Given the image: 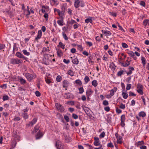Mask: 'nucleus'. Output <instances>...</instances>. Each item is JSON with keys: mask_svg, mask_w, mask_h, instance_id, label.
Here are the masks:
<instances>
[{"mask_svg": "<svg viewBox=\"0 0 149 149\" xmlns=\"http://www.w3.org/2000/svg\"><path fill=\"white\" fill-rule=\"evenodd\" d=\"M25 77L30 82L32 80L36 77V75L34 73L30 74L27 73L25 74Z\"/></svg>", "mask_w": 149, "mask_h": 149, "instance_id": "nucleus-1", "label": "nucleus"}, {"mask_svg": "<svg viewBox=\"0 0 149 149\" xmlns=\"http://www.w3.org/2000/svg\"><path fill=\"white\" fill-rule=\"evenodd\" d=\"M22 63V60L19 59L18 58H11L10 61V63L14 65Z\"/></svg>", "mask_w": 149, "mask_h": 149, "instance_id": "nucleus-2", "label": "nucleus"}, {"mask_svg": "<svg viewBox=\"0 0 149 149\" xmlns=\"http://www.w3.org/2000/svg\"><path fill=\"white\" fill-rule=\"evenodd\" d=\"M55 106L58 111L61 112L64 111L65 109L64 107L60 104L58 103H56L55 104Z\"/></svg>", "mask_w": 149, "mask_h": 149, "instance_id": "nucleus-3", "label": "nucleus"}, {"mask_svg": "<svg viewBox=\"0 0 149 149\" xmlns=\"http://www.w3.org/2000/svg\"><path fill=\"white\" fill-rule=\"evenodd\" d=\"M70 58L72 59V61L74 64H78L79 63V61L77 56H74L72 57H71Z\"/></svg>", "mask_w": 149, "mask_h": 149, "instance_id": "nucleus-4", "label": "nucleus"}, {"mask_svg": "<svg viewBox=\"0 0 149 149\" xmlns=\"http://www.w3.org/2000/svg\"><path fill=\"white\" fill-rule=\"evenodd\" d=\"M58 19H60L58 20L57 21V23L60 26H63V18L62 16H59Z\"/></svg>", "mask_w": 149, "mask_h": 149, "instance_id": "nucleus-5", "label": "nucleus"}, {"mask_svg": "<svg viewBox=\"0 0 149 149\" xmlns=\"http://www.w3.org/2000/svg\"><path fill=\"white\" fill-rule=\"evenodd\" d=\"M13 136L15 140H19V136L17 134V131L15 130H13Z\"/></svg>", "mask_w": 149, "mask_h": 149, "instance_id": "nucleus-6", "label": "nucleus"}, {"mask_svg": "<svg viewBox=\"0 0 149 149\" xmlns=\"http://www.w3.org/2000/svg\"><path fill=\"white\" fill-rule=\"evenodd\" d=\"M42 33L41 30H39L38 32V35L35 38V40H36L37 42H38V39L40 38H41Z\"/></svg>", "mask_w": 149, "mask_h": 149, "instance_id": "nucleus-7", "label": "nucleus"}, {"mask_svg": "<svg viewBox=\"0 0 149 149\" xmlns=\"http://www.w3.org/2000/svg\"><path fill=\"white\" fill-rule=\"evenodd\" d=\"M94 145L96 146H97L100 145V142L99 138L97 137H94Z\"/></svg>", "mask_w": 149, "mask_h": 149, "instance_id": "nucleus-8", "label": "nucleus"}, {"mask_svg": "<svg viewBox=\"0 0 149 149\" xmlns=\"http://www.w3.org/2000/svg\"><path fill=\"white\" fill-rule=\"evenodd\" d=\"M55 146L57 149H63V146L61 145V141L59 140L56 141Z\"/></svg>", "mask_w": 149, "mask_h": 149, "instance_id": "nucleus-9", "label": "nucleus"}, {"mask_svg": "<svg viewBox=\"0 0 149 149\" xmlns=\"http://www.w3.org/2000/svg\"><path fill=\"white\" fill-rule=\"evenodd\" d=\"M65 95L67 96L65 98L66 99H68L73 98V95L72 94L70 93H65Z\"/></svg>", "mask_w": 149, "mask_h": 149, "instance_id": "nucleus-10", "label": "nucleus"}, {"mask_svg": "<svg viewBox=\"0 0 149 149\" xmlns=\"http://www.w3.org/2000/svg\"><path fill=\"white\" fill-rule=\"evenodd\" d=\"M69 83L66 80H64L63 82V88H67L69 86Z\"/></svg>", "mask_w": 149, "mask_h": 149, "instance_id": "nucleus-11", "label": "nucleus"}, {"mask_svg": "<svg viewBox=\"0 0 149 149\" xmlns=\"http://www.w3.org/2000/svg\"><path fill=\"white\" fill-rule=\"evenodd\" d=\"M66 10L67 7L64 5H63L61 7V14H62L63 15H64V13Z\"/></svg>", "mask_w": 149, "mask_h": 149, "instance_id": "nucleus-12", "label": "nucleus"}, {"mask_svg": "<svg viewBox=\"0 0 149 149\" xmlns=\"http://www.w3.org/2000/svg\"><path fill=\"white\" fill-rule=\"evenodd\" d=\"M102 31L106 36H109L111 34V33L110 31H108L107 30H102Z\"/></svg>", "mask_w": 149, "mask_h": 149, "instance_id": "nucleus-13", "label": "nucleus"}, {"mask_svg": "<svg viewBox=\"0 0 149 149\" xmlns=\"http://www.w3.org/2000/svg\"><path fill=\"white\" fill-rule=\"evenodd\" d=\"M80 3V1L79 0H75L74 3L75 7L76 8H78L79 6Z\"/></svg>", "mask_w": 149, "mask_h": 149, "instance_id": "nucleus-14", "label": "nucleus"}, {"mask_svg": "<svg viewBox=\"0 0 149 149\" xmlns=\"http://www.w3.org/2000/svg\"><path fill=\"white\" fill-rule=\"evenodd\" d=\"M37 120V118H34L31 121L29 124H28V126L30 125H31V126H32L36 123Z\"/></svg>", "mask_w": 149, "mask_h": 149, "instance_id": "nucleus-15", "label": "nucleus"}, {"mask_svg": "<svg viewBox=\"0 0 149 149\" xmlns=\"http://www.w3.org/2000/svg\"><path fill=\"white\" fill-rule=\"evenodd\" d=\"M43 134L42 132H40V131L37 134L36 136V139H38L42 137Z\"/></svg>", "mask_w": 149, "mask_h": 149, "instance_id": "nucleus-16", "label": "nucleus"}, {"mask_svg": "<svg viewBox=\"0 0 149 149\" xmlns=\"http://www.w3.org/2000/svg\"><path fill=\"white\" fill-rule=\"evenodd\" d=\"M145 143L144 142L141 141H139L137 142L136 143H135V145H136L138 147H140V146H143V145Z\"/></svg>", "mask_w": 149, "mask_h": 149, "instance_id": "nucleus-17", "label": "nucleus"}, {"mask_svg": "<svg viewBox=\"0 0 149 149\" xmlns=\"http://www.w3.org/2000/svg\"><path fill=\"white\" fill-rule=\"evenodd\" d=\"M93 93V91L91 89H88L86 92V96L90 97Z\"/></svg>", "mask_w": 149, "mask_h": 149, "instance_id": "nucleus-18", "label": "nucleus"}, {"mask_svg": "<svg viewBox=\"0 0 149 149\" xmlns=\"http://www.w3.org/2000/svg\"><path fill=\"white\" fill-rule=\"evenodd\" d=\"M6 13H7L8 14L10 18H12L14 16V14L13 12L10 11V10L6 11Z\"/></svg>", "mask_w": 149, "mask_h": 149, "instance_id": "nucleus-19", "label": "nucleus"}, {"mask_svg": "<svg viewBox=\"0 0 149 149\" xmlns=\"http://www.w3.org/2000/svg\"><path fill=\"white\" fill-rule=\"evenodd\" d=\"M128 69L129 70V71L126 72L127 75L131 74L132 73V71H134V68L133 67H130Z\"/></svg>", "mask_w": 149, "mask_h": 149, "instance_id": "nucleus-20", "label": "nucleus"}, {"mask_svg": "<svg viewBox=\"0 0 149 149\" xmlns=\"http://www.w3.org/2000/svg\"><path fill=\"white\" fill-rule=\"evenodd\" d=\"M122 137L120 136H119L117 138V143L120 144H122Z\"/></svg>", "mask_w": 149, "mask_h": 149, "instance_id": "nucleus-21", "label": "nucleus"}, {"mask_svg": "<svg viewBox=\"0 0 149 149\" xmlns=\"http://www.w3.org/2000/svg\"><path fill=\"white\" fill-rule=\"evenodd\" d=\"M122 95L123 98L125 99H127L128 96V94L127 93L123 92V91L122 92Z\"/></svg>", "mask_w": 149, "mask_h": 149, "instance_id": "nucleus-22", "label": "nucleus"}, {"mask_svg": "<svg viewBox=\"0 0 149 149\" xmlns=\"http://www.w3.org/2000/svg\"><path fill=\"white\" fill-rule=\"evenodd\" d=\"M141 60L142 61V63L143 66H144L145 65L146 63V60L145 58L143 56L141 57Z\"/></svg>", "mask_w": 149, "mask_h": 149, "instance_id": "nucleus-23", "label": "nucleus"}, {"mask_svg": "<svg viewBox=\"0 0 149 149\" xmlns=\"http://www.w3.org/2000/svg\"><path fill=\"white\" fill-rule=\"evenodd\" d=\"M57 54L58 56L60 57L62 55V52L60 49H58L57 51Z\"/></svg>", "mask_w": 149, "mask_h": 149, "instance_id": "nucleus-24", "label": "nucleus"}, {"mask_svg": "<svg viewBox=\"0 0 149 149\" xmlns=\"http://www.w3.org/2000/svg\"><path fill=\"white\" fill-rule=\"evenodd\" d=\"M75 83L79 85L80 86H82V83L81 81L79 79H77L75 81Z\"/></svg>", "mask_w": 149, "mask_h": 149, "instance_id": "nucleus-25", "label": "nucleus"}, {"mask_svg": "<svg viewBox=\"0 0 149 149\" xmlns=\"http://www.w3.org/2000/svg\"><path fill=\"white\" fill-rule=\"evenodd\" d=\"M15 55L17 57L20 58H22L23 56V55L19 52H17Z\"/></svg>", "mask_w": 149, "mask_h": 149, "instance_id": "nucleus-26", "label": "nucleus"}, {"mask_svg": "<svg viewBox=\"0 0 149 149\" xmlns=\"http://www.w3.org/2000/svg\"><path fill=\"white\" fill-rule=\"evenodd\" d=\"M146 113L144 111H141L139 113V116H142V117H144L146 116Z\"/></svg>", "mask_w": 149, "mask_h": 149, "instance_id": "nucleus-27", "label": "nucleus"}, {"mask_svg": "<svg viewBox=\"0 0 149 149\" xmlns=\"http://www.w3.org/2000/svg\"><path fill=\"white\" fill-rule=\"evenodd\" d=\"M92 84L93 86L95 87L97 86L98 84L96 80H94L92 81Z\"/></svg>", "mask_w": 149, "mask_h": 149, "instance_id": "nucleus-28", "label": "nucleus"}, {"mask_svg": "<svg viewBox=\"0 0 149 149\" xmlns=\"http://www.w3.org/2000/svg\"><path fill=\"white\" fill-rule=\"evenodd\" d=\"M16 140L14 139V140L12 142V147L13 148H14L17 144V142H16Z\"/></svg>", "mask_w": 149, "mask_h": 149, "instance_id": "nucleus-29", "label": "nucleus"}, {"mask_svg": "<svg viewBox=\"0 0 149 149\" xmlns=\"http://www.w3.org/2000/svg\"><path fill=\"white\" fill-rule=\"evenodd\" d=\"M62 79V77L60 75H58L56 78V80L58 82H60Z\"/></svg>", "mask_w": 149, "mask_h": 149, "instance_id": "nucleus-30", "label": "nucleus"}, {"mask_svg": "<svg viewBox=\"0 0 149 149\" xmlns=\"http://www.w3.org/2000/svg\"><path fill=\"white\" fill-rule=\"evenodd\" d=\"M20 82L22 84H23L26 83V80L22 78L19 79Z\"/></svg>", "mask_w": 149, "mask_h": 149, "instance_id": "nucleus-31", "label": "nucleus"}, {"mask_svg": "<svg viewBox=\"0 0 149 149\" xmlns=\"http://www.w3.org/2000/svg\"><path fill=\"white\" fill-rule=\"evenodd\" d=\"M92 22L93 20L91 18H87L85 20V22L86 23H88L89 22L90 23H92Z\"/></svg>", "mask_w": 149, "mask_h": 149, "instance_id": "nucleus-32", "label": "nucleus"}, {"mask_svg": "<svg viewBox=\"0 0 149 149\" xmlns=\"http://www.w3.org/2000/svg\"><path fill=\"white\" fill-rule=\"evenodd\" d=\"M84 80L86 83H88L90 81V79L88 76H86L85 77Z\"/></svg>", "mask_w": 149, "mask_h": 149, "instance_id": "nucleus-33", "label": "nucleus"}, {"mask_svg": "<svg viewBox=\"0 0 149 149\" xmlns=\"http://www.w3.org/2000/svg\"><path fill=\"white\" fill-rule=\"evenodd\" d=\"M22 52L26 56H29L30 55V53L27 52V51L26 49H24L22 51Z\"/></svg>", "mask_w": 149, "mask_h": 149, "instance_id": "nucleus-34", "label": "nucleus"}, {"mask_svg": "<svg viewBox=\"0 0 149 149\" xmlns=\"http://www.w3.org/2000/svg\"><path fill=\"white\" fill-rule=\"evenodd\" d=\"M3 101H6L9 99V97L7 95H4L3 97Z\"/></svg>", "mask_w": 149, "mask_h": 149, "instance_id": "nucleus-35", "label": "nucleus"}, {"mask_svg": "<svg viewBox=\"0 0 149 149\" xmlns=\"http://www.w3.org/2000/svg\"><path fill=\"white\" fill-rule=\"evenodd\" d=\"M45 80L46 82L48 84H49L52 82L51 79L48 78H45Z\"/></svg>", "mask_w": 149, "mask_h": 149, "instance_id": "nucleus-36", "label": "nucleus"}, {"mask_svg": "<svg viewBox=\"0 0 149 149\" xmlns=\"http://www.w3.org/2000/svg\"><path fill=\"white\" fill-rule=\"evenodd\" d=\"M62 34L63 36V37L66 40H68V38L67 37L66 34L64 32H62Z\"/></svg>", "mask_w": 149, "mask_h": 149, "instance_id": "nucleus-37", "label": "nucleus"}, {"mask_svg": "<svg viewBox=\"0 0 149 149\" xmlns=\"http://www.w3.org/2000/svg\"><path fill=\"white\" fill-rule=\"evenodd\" d=\"M79 93L82 94L84 91V90L83 88V87H81L79 88Z\"/></svg>", "mask_w": 149, "mask_h": 149, "instance_id": "nucleus-38", "label": "nucleus"}, {"mask_svg": "<svg viewBox=\"0 0 149 149\" xmlns=\"http://www.w3.org/2000/svg\"><path fill=\"white\" fill-rule=\"evenodd\" d=\"M59 44L60 45L59 47L62 49H64L65 48V45L61 42H60Z\"/></svg>", "mask_w": 149, "mask_h": 149, "instance_id": "nucleus-39", "label": "nucleus"}, {"mask_svg": "<svg viewBox=\"0 0 149 149\" xmlns=\"http://www.w3.org/2000/svg\"><path fill=\"white\" fill-rule=\"evenodd\" d=\"M137 88L139 89H143V86L142 85L139 83L137 84Z\"/></svg>", "mask_w": 149, "mask_h": 149, "instance_id": "nucleus-40", "label": "nucleus"}, {"mask_svg": "<svg viewBox=\"0 0 149 149\" xmlns=\"http://www.w3.org/2000/svg\"><path fill=\"white\" fill-rule=\"evenodd\" d=\"M68 72V74L71 76H73L74 75L73 71H72L71 70H69Z\"/></svg>", "mask_w": 149, "mask_h": 149, "instance_id": "nucleus-41", "label": "nucleus"}, {"mask_svg": "<svg viewBox=\"0 0 149 149\" xmlns=\"http://www.w3.org/2000/svg\"><path fill=\"white\" fill-rule=\"evenodd\" d=\"M23 118L25 119H27L28 118V116L27 114V113H23Z\"/></svg>", "mask_w": 149, "mask_h": 149, "instance_id": "nucleus-42", "label": "nucleus"}, {"mask_svg": "<svg viewBox=\"0 0 149 149\" xmlns=\"http://www.w3.org/2000/svg\"><path fill=\"white\" fill-rule=\"evenodd\" d=\"M148 20L146 19H145L144 20V21L143 22V24L145 26H146V25H147Z\"/></svg>", "mask_w": 149, "mask_h": 149, "instance_id": "nucleus-43", "label": "nucleus"}, {"mask_svg": "<svg viewBox=\"0 0 149 149\" xmlns=\"http://www.w3.org/2000/svg\"><path fill=\"white\" fill-rule=\"evenodd\" d=\"M143 89H138L137 90V92L139 94L141 95H143Z\"/></svg>", "mask_w": 149, "mask_h": 149, "instance_id": "nucleus-44", "label": "nucleus"}, {"mask_svg": "<svg viewBox=\"0 0 149 149\" xmlns=\"http://www.w3.org/2000/svg\"><path fill=\"white\" fill-rule=\"evenodd\" d=\"M92 57L91 55L90 56H89L88 57V62H89V63H91V64L92 63H94V62L93 61H91L92 59Z\"/></svg>", "mask_w": 149, "mask_h": 149, "instance_id": "nucleus-45", "label": "nucleus"}, {"mask_svg": "<svg viewBox=\"0 0 149 149\" xmlns=\"http://www.w3.org/2000/svg\"><path fill=\"white\" fill-rule=\"evenodd\" d=\"M39 127L36 126L34 127V129L33 130V132H34L35 133L36 132L39 130Z\"/></svg>", "mask_w": 149, "mask_h": 149, "instance_id": "nucleus-46", "label": "nucleus"}, {"mask_svg": "<svg viewBox=\"0 0 149 149\" xmlns=\"http://www.w3.org/2000/svg\"><path fill=\"white\" fill-rule=\"evenodd\" d=\"M123 71L122 70L119 71L117 73V76H121V75L123 74Z\"/></svg>", "mask_w": 149, "mask_h": 149, "instance_id": "nucleus-47", "label": "nucleus"}, {"mask_svg": "<svg viewBox=\"0 0 149 149\" xmlns=\"http://www.w3.org/2000/svg\"><path fill=\"white\" fill-rule=\"evenodd\" d=\"M64 118L67 122H69L70 121V119L68 116L66 115L64 116Z\"/></svg>", "mask_w": 149, "mask_h": 149, "instance_id": "nucleus-48", "label": "nucleus"}, {"mask_svg": "<svg viewBox=\"0 0 149 149\" xmlns=\"http://www.w3.org/2000/svg\"><path fill=\"white\" fill-rule=\"evenodd\" d=\"M121 118V120H123L125 121V116L124 114H123L120 117Z\"/></svg>", "mask_w": 149, "mask_h": 149, "instance_id": "nucleus-49", "label": "nucleus"}, {"mask_svg": "<svg viewBox=\"0 0 149 149\" xmlns=\"http://www.w3.org/2000/svg\"><path fill=\"white\" fill-rule=\"evenodd\" d=\"M107 146L108 147H109L111 148H113L114 146L113 145L112 143L111 142H110V143H108V144L107 145Z\"/></svg>", "mask_w": 149, "mask_h": 149, "instance_id": "nucleus-50", "label": "nucleus"}, {"mask_svg": "<svg viewBox=\"0 0 149 149\" xmlns=\"http://www.w3.org/2000/svg\"><path fill=\"white\" fill-rule=\"evenodd\" d=\"M105 133L104 132H103L100 135V138H103L104 137Z\"/></svg>", "mask_w": 149, "mask_h": 149, "instance_id": "nucleus-51", "label": "nucleus"}, {"mask_svg": "<svg viewBox=\"0 0 149 149\" xmlns=\"http://www.w3.org/2000/svg\"><path fill=\"white\" fill-rule=\"evenodd\" d=\"M122 47L124 48H126L128 47V45L125 43H122Z\"/></svg>", "mask_w": 149, "mask_h": 149, "instance_id": "nucleus-52", "label": "nucleus"}, {"mask_svg": "<svg viewBox=\"0 0 149 149\" xmlns=\"http://www.w3.org/2000/svg\"><path fill=\"white\" fill-rule=\"evenodd\" d=\"M131 85L130 84H128L127 85L126 89L127 90H129L131 87Z\"/></svg>", "mask_w": 149, "mask_h": 149, "instance_id": "nucleus-53", "label": "nucleus"}, {"mask_svg": "<svg viewBox=\"0 0 149 149\" xmlns=\"http://www.w3.org/2000/svg\"><path fill=\"white\" fill-rule=\"evenodd\" d=\"M103 104L104 106L107 105L109 104L108 102L106 100H104L103 101Z\"/></svg>", "mask_w": 149, "mask_h": 149, "instance_id": "nucleus-54", "label": "nucleus"}, {"mask_svg": "<svg viewBox=\"0 0 149 149\" xmlns=\"http://www.w3.org/2000/svg\"><path fill=\"white\" fill-rule=\"evenodd\" d=\"M72 117L74 119H77L78 118V116L75 113H73L72 114Z\"/></svg>", "mask_w": 149, "mask_h": 149, "instance_id": "nucleus-55", "label": "nucleus"}, {"mask_svg": "<svg viewBox=\"0 0 149 149\" xmlns=\"http://www.w3.org/2000/svg\"><path fill=\"white\" fill-rule=\"evenodd\" d=\"M84 110L85 112V113H86L87 115L89 116L90 118H91L92 117H93V118H94V117L91 114L89 113H87V112L84 109Z\"/></svg>", "mask_w": 149, "mask_h": 149, "instance_id": "nucleus-56", "label": "nucleus"}, {"mask_svg": "<svg viewBox=\"0 0 149 149\" xmlns=\"http://www.w3.org/2000/svg\"><path fill=\"white\" fill-rule=\"evenodd\" d=\"M119 107L121 109H124L125 108V104L121 103L119 106Z\"/></svg>", "mask_w": 149, "mask_h": 149, "instance_id": "nucleus-57", "label": "nucleus"}, {"mask_svg": "<svg viewBox=\"0 0 149 149\" xmlns=\"http://www.w3.org/2000/svg\"><path fill=\"white\" fill-rule=\"evenodd\" d=\"M129 96H136V94L131 91L129 92Z\"/></svg>", "mask_w": 149, "mask_h": 149, "instance_id": "nucleus-58", "label": "nucleus"}, {"mask_svg": "<svg viewBox=\"0 0 149 149\" xmlns=\"http://www.w3.org/2000/svg\"><path fill=\"white\" fill-rule=\"evenodd\" d=\"M5 47V45L2 44H0V50L4 49Z\"/></svg>", "mask_w": 149, "mask_h": 149, "instance_id": "nucleus-59", "label": "nucleus"}, {"mask_svg": "<svg viewBox=\"0 0 149 149\" xmlns=\"http://www.w3.org/2000/svg\"><path fill=\"white\" fill-rule=\"evenodd\" d=\"M35 94L36 95L37 97H39L41 95L40 93L38 91H36Z\"/></svg>", "mask_w": 149, "mask_h": 149, "instance_id": "nucleus-60", "label": "nucleus"}, {"mask_svg": "<svg viewBox=\"0 0 149 149\" xmlns=\"http://www.w3.org/2000/svg\"><path fill=\"white\" fill-rule=\"evenodd\" d=\"M121 65L124 67H127L129 65V64H127V63H121Z\"/></svg>", "mask_w": 149, "mask_h": 149, "instance_id": "nucleus-61", "label": "nucleus"}, {"mask_svg": "<svg viewBox=\"0 0 149 149\" xmlns=\"http://www.w3.org/2000/svg\"><path fill=\"white\" fill-rule=\"evenodd\" d=\"M141 98L142 99V101L143 102V104L145 105H146V101L144 96H142L141 97Z\"/></svg>", "mask_w": 149, "mask_h": 149, "instance_id": "nucleus-62", "label": "nucleus"}, {"mask_svg": "<svg viewBox=\"0 0 149 149\" xmlns=\"http://www.w3.org/2000/svg\"><path fill=\"white\" fill-rule=\"evenodd\" d=\"M63 61L64 63L66 64H68L70 62V61L69 59L66 60L65 59H64Z\"/></svg>", "mask_w": 149, "mask_h": 149, "instance_id": "nucleus-63", "label": "nucleus"}, {"mask_svg": "<svg viewBox=\"0 0 149 149\" xmlns=\"http://www.w3.org/2000/svg\"><path fill=\"white\" fill-rule=\"evenodd\" d=\"M140 4L144 7L145 6V3L143 1H141L140 2Z\"/></svg>", "mask_w": 149, "mask_h": 149, "instance_id": "nucleus-64", "label": "nucleus"}]
</instances>
